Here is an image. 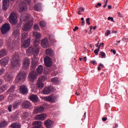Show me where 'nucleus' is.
Instances as JSON below:
<instances>
[{"label": "nucleus", "instance_id": "c9c22d12", "mask_svg": "<svg viewBox=\"0 0 128 128\" xmlns=\"http://www.w3.org/2000/svg\"><path fill=\"white\" fill-rule=\"evenodd\" d=\"M8 122L3 120L0 123V128H6L8 126Z\"/></svg>", "mask_w": 128, "mask_h": 128}, {"label": "nucleus", "instance_id": "c85d7f7f", "mask_svg": "<svg viewBox=\"0 0 128 128\" xmlns=\"http://www.w3.org/2000/svg\"><path fill=\"white\" fill-rule=\"evenodd\" d=\"M33 36L35 38L36 40H40V38H42V35L37 32H34Z\"/></svg>", "mask_w": 128, "mask_h": 128}, {"label": "nucleus", "instance_id": "f8f14e48", "mask_svg": "<svg viewBox=\"0 0 128 128\" xmlns=\"http://www.w3.org/2000/svg\"><path fill=\"white\" fill-rule=\"evenodd\" d=\"M36 54V56H38V54H36V49L34 48V47H30L28 50H26V54L28 56H32V54Z\"/></svg>", "mask_w": 128, "mask_h": 128}, {"label": "nucleus", "instance_id": "f3484780", "mask_svg": "<svg viewBox=\"0 0 128 128\" xmlns=\"http://www.w3.org/2000/svg\"><path fill=\"white\" fill-rule=\"evenodd\" d=\"M8 62H10V58L4 57L0 60V64L2 66H7V64H8Z\"/></svg>", "mask_w": 128, "mask_h": 128}, {"label": "nucleus", "instance_id": "bf43d9fd", "mask_svg": "<svg viewBox=\"0 0 128 128\" xmlns=\"http://www.w3.org/2000/svg\"><path fill=\"white\" fill-rule=\"evenodd\" d=\"M108 120V118H106V117H104L102 118V120L103 122H106V120Z\"/></svg>", "mask_w": 128, "mask_h": 128}, {"label": "nucleus", "instance_id": "49530a36", "mask_svg": "<svg viewBox=\"0 0 128 128\" xmlns=\"http://www.w3.org/2000/svg\"><path fill=\"white\" fill-rule=\"evenodd\" d=\"M40 24L41 28H44V26H46V22H44V21H41L40 22Z\"/></svg>", "mask_w": 128, "mask_h": 128}, {"label": "nucleus", "instance_id": "e433bc0d", "mask_svg": "<svg viewBox=\"0 0 128 128\" xmlns=\"http://www.w3.org/2000/svg\"><path fill=\"white\" fill-rule=\"evenodd\" d=\"M28 32H24L22 34V40H26V38H28Z\"/></svg>", "mask_w": 128, "mask_h": 128}, {"label": "nucleus", "instance_id": "0eeeda50", "mask_svg": "<svg viewBox=\"0 0 128 128\" xmlns=\"http://www.w3.org/2000/svg\"><path fill=\"white\" fill-rule=\"evenodd\" d=\"M20 29L18 28H14L12 36L17 40V42H20Z\"/></svg>", "mask_w": 128, "mask_h": 128}, {"label": "nucleus", "instance_id": "79ce46f5", "mask_svg": "<svg viewBox=\"0 0 128 128\" xmlns=\"http://www.w3.org/2000/svg\"><path fill=\"white\" fill-rule=\"evenodd\" d=\"M78 14H82V12H84V8L80 7L78 8Z\"/></svg>", "mask_w": 128, "mask_h": 128}, {"label": "nucleus", "instance_id": "393cba45", "mask_svg": "<svg viewBox=\"0 0 128 128\" xmlns=\"http://www.w3.org/2000/svg\"><path fill=\"white\" fill-rule=\"evenodd\" d=\"M22 106L24 108H28L30 106V102L28 101H24L22 102Z\"/></svg>", "mask_w": 128, "mask_h": 128}, {"label": "nucleus", "instance_id": "338daca9", "mask_svg": "<svg viewBox=\"0 0 128 128\" xmlns=\"http://www.w3.org/2000/svg\"><path fill=\"white\" fill-rule=\"evenodd\" d=\"M2 84V80L0 79V86Z\"/></svg>", "mask_w": 128, "mask_h": 128}, {"label": "nucleus", "instance_id": "9d476101", "mask_svg": "<svg viewBox=\"0 0 128 128\" xmlns=\"http://www.w3.org/2000/svg\"><path fill=\"white\" fill-rule=\"evenodd\" d=\"M44 64L46 66L50 68L52 66V60L48 56H46L44 58Z\"/></svg>", "mask_w": 128, "mask_h": 128}, {"label": "nucleus", "instance_id": "3c124183", "mask_svg": "<svg viewBox=\"0 0 128 128\" xmlns=\"http://www.w3.org/2000/svg\"><path fill=\"white\" fill-rule=\"evenodd\" d=\"M110 34V30H107L106 32L105 33V36H108Z\"/></svg>", "mask_w": 128, "mask_h": 128}, {"label": "nucleus", "instance_id": "603ef678", "mask_svg": "<svg viewBox=\"0 0 128 128\" xmlns=\"http://www.w3.org/2000/svg\"><path fill=\"white\" fill-rule=\"evenodd\" d=\"M12 104L9 105L8 106V112H12Z\"/></svg>", "mask_w": 128, "mask_h": 128}, {"label": "nucleus", "instance_id": "dca6fc26", "mask_svg": "<svg viewBox=\"0 0 128 128\" xmlns=\"http://www.w3.org/2000/svg\"><path fill=\"white\" fill-rule=\"evenodd\" d=\"M40 42L38 40H35L34 42V48L36 49V54H38L40 50Z\"/></svg>", "mask_w": 128, "mask_h": 128}, {"label": "nucleus", "instance_id": "ddd939ff", "mask_svg": "<svg viewBox=\"0 0 128 128\" xmlns=\"http://www.w3.org/2000/svg\"><path fill=\"white\" fill-rule=\"evenodd\" d=\"M28 10V6L24 2H22L20 5V8H18L19 12H24Z\"/></svg>", "mask_w": 128, "mask_h": 128}, {"label": "nucleus", "instance_id": "72a5a7b5", "mask_svg": "<svg viewBox=\"0 0 128 128\" xmlns=\"http://www.w3.org/2000/svg\"><path fill=\"white\" fill-rule=\"evenodd\" d=\"M10 126L12 128H20L22 126L20 123L15 122L11 124Z\"/></svg>", "mask_w": 128, "mask_h": 128}, {"label": "nucleus", "instance_id": "4c0bfd02", "mask_svg": "<svg viewBox=\"0 0 128 128\" xmlns=\"http://www.w3.org/2000/svg\"><path fill=\"white\" fill-rule=\"evenodd\" d=\"M38 64H36V62H32L31 65V70L34 72V70H36V66Z\"/></svg>", "mask_w": 128, "mask_h": 128}, {"label": "nucleus", "instance_id": "bb28decb", "mask_svg": "<svg viewBox=\"0 0 128 128\" xmlns=\"http://www.w3.org/2000/svg\"><path fill=\"white\" fill-rule=\"evenodd\" d=\"M44 72V66L42 65H39L36 68V74H42Z\"/></svg>", "mask_w": 128, "mask_h": 128}, {"label": "nucleus", "instance_id": "e2e57ef3", "mask_svg": "<svg viewBox=\"0 0 128 128\" xmlns=\"http://www.w3.org/2000/svg\"><path fill=\"white\" fill-rule=\"evenodd\" d=\"M100 46H100L98 45V42L97 44H96V47L98 48V47Z\"/></svg>", "mask_w": 128, "mask_h": 128}, {"label": "nucleus", "instance_id": "a18cd8bd", "mask_svg": "<svg viewBox=\"0 0 128 128\" xmlns=\"http://www.w3.org/2000/svg\"><path fill=\"white\" fill-rule=\"evenodd\" d=\"M100 56H101L102 58H106V53L103 52H100Z\"/></svg>", "mask_w": 128, "mask_h": 128}, {"label": "nucleus", "instance_id": "7ed1b4c3", "mask_svg": "<svg viewBox=\"0 0 128 128\" xmlns=\"http://www.w3.org/2000/svg\"><path fill=\"white\" fill-rule=\"evenodd\" d=\"M26 72H19L16 78L15 82L16 84H22L26 80Z\"/></svg>", "mask_w": 128, "mask_h": 128}, {"label": "nucleus", "instance_id": "6ab92c4d", "mask_svg": "<svg viewBox=\"0 0 128 128\" xmlns=\"http://www.w3.org/2000/svg\"><path fill=\"white\" fill-rule=\"evenodd\" d=\"M32 128H44L42 127V122L40 121H35L32 124Z\"/></svg>", "mask_w": 128, "mask_h": 128}, {"label": "nucleus", "instance_id": "473e14b6", "mask_svg": "<svg viewBox=\"0 0 128 128\" xmlns=\"http://www.w3.org/2000/svg\"><path fill=\"white\" fill-rule=\"evenodd\" d=\"M34 8L35 10H36L37 12H39V10H42V4L38 3L35 4Z\"/></svg>", "mask_w": 128, "mask_h": 128}, {"label": "nucleus", "instance_id": "680f3d73", "mask_svg": "<svg viewBox=\"0 0 128 128\" xmlns=\"http://www.w3.org/2000/svg\"><path fill=\"white\" fill-rule=\"evenodd\" d=\"M78 30V27L76 26L74 29V32H76V30Z\"/></svg>", "mask_w": 128, "mask_h": 128}, {"label": "nucleus", "instance_id": "4468645a", "mask_svg": "<svg viewBox=\"0 0 128 128\" xmlns=\"http://www.w3.org/2000/svg\"><path fill=\"white\" fill-rule=\"evenodd\" d=\"M19 90L20 94H27L28 92V87L24 84L20 86L19 88Z\"/></svg>", "mask_w": 128, "mask_h": 128}, {"label": "nucleus", "instance_id": "4be33fe9", "mask_svg": "<svg viewBox=\"0 0 128 128\" xmlns=\"http://www.w3.org/2000/svg\"><path fill=\"white\" fill-rule=\"evenodd\" d=\"M4 80L6 82H10L12 80V74L10 73H6L4 76Z\"/></svg>", "mask_w": 128, "mask_h": 128}, {"label": "nucleus", "instance_id": "20e7f679", "mask_svg": "<svg viewBox=\"0 0 128 128\" xmlns=\"http://www.w3.org/2000/svg\"><path fill=\"white\" fill-rule=\"evenodd\" d=\"M43 99L45 102H48L52 104H55L58 102V96L52 94L47 96L43 97Z\"/></svg>", "mask_w": 128, "mask_h": 128}, {"label": "nucleus", "instance_id": "1a4fd4ad", "mask_svg": "<svg viewBox=\"0 0 128 128\" xmlns=\"http://www.w3.org/2000/svg\"><path fill=\"white\" fill-rule=\"evenodd\" d=\"M10 30V24L6 23L4 24L1 28V32L2 34H4Z\"/></svg>", "mask_w": 128, "mask_h": 128}, {"label": "nucleus", "instance_id": "2eb2a0df", "mask_svg": "<svg viewBox=\"0 0 128 128\" xmlns=\"http://www.w3.org/2000/svg\"><path fill=\"white\" fill-rule=\"evenodd\" d=\"M44 110V107L42 106H38L34 107V114H40V112H42Z\"/></svg>", "mask_w": 128, "mask_h": 128}, {"label": "nucleus", "instance_id": "4d7b16f0", "mask_svg": "<svg viewBox=\"0 0 128 128\" xmlns=\"http://www.w3.org/2000/svg\"><path fill=\"white\" fill-rule=\"evenodd\" d=\"M4 95L0 96V102L4 100Z\"/></svg>", "mask_w": 128, "mask_h": 128}, {"label": "nucleus", "instance_id": "6e6552de", "mask_svg": "<svg viewBox=\"0 0 128 128\" xmlns=\"http://www.w3.org/2000/svg\"><path fill=\"white\" fill-rule=\"evenodd\" d=\"M44 78H45L44 76H41L38 78V80L36 84V88L39 90H42V88H44V83H42V81L44 80Z\"/></svg>", "mask_w": 128, "mask_h": 128}, {"label": "nucleus", "instance_id": "6e6d98bb", "mask_svg": "<svg viewBox=\"0 0 128 128\" xmlns=\"http://www.w3.org/2000/svg\"><path fill=\"white\" fill-rule=\"evenodd\" d=\"M86 24H88V26H90V18H87L86 19Z\"/></svg>", "mask_w": 128, "mask_h": 128}, {"label": "nucleus", "instance_id": "13d9d810", "mask_svg": "<svg viewBox=\"0 0 128 128\" xmlns=\"http://www.w3.org/2000/svg\"><path fill=\"white\" fill-rule=\"evenodd\" d=\"M108 20H112V22H114V18H112V17H108Z\"/></svg>", "mask_w": 128, "mask_h": 128}, {"label": "nucleus", "instance_id": "de8ad7c7", "mask_svg": "<svg viewBox=\"0 0 128 128\" xmlns=\"http://www.w3.org/2000/svg\"><path fill=\"white\" fill-rule=\"evenodd\" d=\"M7 46L9 48H14L12 42L7 43Z\"/></svg>", "mask_w": 128, "mask_h": 128}, {"label": "nucleus", "instance_id": "774afa93", "mask_svg": "<svg viewBox=\"0 0 128 128\" xmlns=\"http://www.w3.org/2000/svg\"><path fill=\"white\" fill-rule=\"evenodd\" d=\"M99 66H101L102 68H104V64H99Z\"/></svg>", "mask_w": 128, "mask_h": 128}, {"label": "nucleus", "instance_id": "a19ab883", "mask_svg": "<svg viewBox=\"0 0 128 128\" xmlns=\"http://www.w3.org/2000/svg\"><path fill=\"white\" fill-rule=\"evenodd\" d=\"M16 86L14 85L11 86L10 88L8 89V92H14V88Z\"/></svg>", "mask_w": 128, "mask_h": 128}, {"label": "nucleus", "instance_id": "ea45409f", "mask_svg": "<svg viewBox=\"0 0 128 128\" xmlns=\"http://www.w3.org/2000/svg\"><path fill=\"white\" fill-rule=\"evenodd\" d=\"M22 116L23 118H28V112H24L22 114Z\"/></svg>", "mask_w": 128, "mask_h": 128}, {"label": "nucleus", "instance_id": "0e129e2a", "mask_svg": "<svg viewBox=\"0 0 128 128\" xmlns=\"http://www.w3.org/2000/svg\"><path fill=\"white\" fill-rule=\"evenodd\" d=\"M106 6H108V3L105 2L104 4V5L103 6H104V8H106Z\"/></svg>", "mask_w": 128, "mask_h": 128}, {"label": "nucleus", "instance_id": "69168bd1", "mask_svg": "<svg viewBox=\"0 0 128 128\" xmlns=\"http://www.w3.org/2000/svg\"><path fill=\"white\" fill-rule=\"evenodd\" d=\"M2 18L0 16V24H2Z\"/></svg>", "mask_w": 128, "mask_h": 128}, {"label": "nucleus", "instance_id": "58836bf2", "mask_svg": "<svg viewBox=\"0 0 128 128\" xmlns=\"http://www.w3.org/2000/svg\"><path fill=\"white\" fill-rule=\"evenodd\" d=\"M51 81L52 82H54V84H58V78L56 77L52 78Z\"/></svg>", "mask_w": 128, "mask_h": 128}, {"label": "nucleus", "instance_id": "aec40b11", "mask_svg": "<svg viewBox=\"0 0 128 128\" xmlns=\"http://www.w3.org/2000/svg\"><path fill=\"white\" fill-rule=\"evenodd\" d=\"M44 125L46 126V128H52V126H54V122H52L50 120H46L44 122Z\"/></svg>", "mask_w": 128, "mask_h": 128}, {"label": "nucleus", "instance_id": "f257e3e1", "mask_svg": "<svg viewBox=\"0 0 128 128\" xmlns=\"http://www.w3.org/2000/svg\"><path fill=\"white\" fill-rule=\"evenodd\" d=\"M20 22H26L23 25L22 30L28 32L32 28L34 20H32V17L30 16V14H22L20 17Z\"/></svg>", "mask_w": 128, "mask_h": 128}, {"label": "nucleus", "instance_id": "5fc2aeb1", "mask_svg": "<svg viewBox=\"0 0 128 128\" xmlns=\"http://www.w3.org/2000/svg\"><path fill=\"white\" fill-rule=\"evenodd\" d=\"M2 46H4V41L2 40L0 38V48H2Z\"/></svg>", "mask_w": 128, "mask_h": 128}, {"label": "nucleus", "instance_id": "39448f33", "mask_svg": "<svg viewBox=\"0 0 128 128\" xmlns=\"http://www.w3.org/2000/svg\"><path fill=\"white\" fill-rule=\"evenodd\" d=\"M18 17L16 16V13L12 12L9 16V22L13 26L14 24H16V22H18Z\"/></svg>", "mask_w": 128, "mask_h": 128}, {"label": "nucleus", "instance_id": "412c9836", "mask_svg": "<svg viewBox=\"0 0 128 128\" xmlns=\"http://www.w3.org/2000/svg\"><path fill=\"white\" fill-rule=\"evenodd\" d=\"M10 6V0H3V10H6Z\"/></svg>", "mask_w": 128, "mask_h": 128}, {"label": "nucleus", "instance_id": "7c9ffc66", "mask_svg": "<svg viewBox=\"0 0 128 128\" xmlns=\"http://www.w3.org/2000/svg\"><path fill=\"white\" fill-rule=\"evenodd\" d=\"M8 88V84H4L0 88V94H2V92H4Z\"/></svg>", "mask_w": 128, "mask_h": 128}, {"label": "nucleus", "instance_id": "a878e982", "mask_svg": "<svg viewBox=\"0 0 128 128\" xmlns=\"http://www.w3.org/2000/svg\"><path fill=\"white\" fill-rule=\"evenodd\" d=\"M30 38H28L26 40L23 42L22 46L28 48L30 46Z\"/></svg>", "mask_w": 128, "mask_h": 128}, {"label": "nucleus", "instance_id": "2f4dec72", "mask_svg": "<svg viewBox=\"0 0 128 128\" xmlns=\"http://www.w3.org/2000/svg\"><path fill=\"white\" fill-rule=\"evenodd\" d=\"M20 104H22V100L15 101L13 104L14 108H16L20 105Z\"/></svg>", "mask_w": 128, "mask_h": 128}, {"label": "nucleus", "instance_id": "c756f323", "mask_svg": "<svg viewBox=\"0 0 128 128\" xmlns=\"http://www.w3.org/2000/svg\"><path fill=\"white\" fill-rule=\"evenodd\" d=\"M52 92V89L50 87L45 88L43 90L44 94H50Z\"/></svg>", "mask_w": 128, "mask_h": 128}, {"label": "nucleus", "instance_id": "9b49d317", "mask_svg": "<svg viewBox=\"0 0 128 128\" xmlns=\"http://www.w3.org/2000/svg\"><path fill=\"white\" fill-rule=\"evenodd\" d=\"M36 78H38V74L34 72V71L30 72L28 76L29 80L32 82H34L36 80Z\"/></svg>", "mask_w": 128, "mask_h": 128}, {"label": "nucleus", "instance_id": "f03ea898", "mask_svg": "<svg viewBox=\"0 0 128 128\" xmlns=\"http://www.w3.org/2000/svg\"><path fill=\"white\" fill-rule=\"evenodd\" d=\"M20 59L18 54L16 53L12 56L11 62V68L12 70L16 68L18 66H20Z\"/></svg>", "mask_w": 128, "mask_h": 128}, {"label": "nucleus", "instance_id": "09e8293b", "mask_svg": "<svg viewBox=\"0 0 128 128\" xmlns=\"http://www.w3.org/2000/svg\"><path fill=\"white\" fill-rule=\"evenodd\" d=\"M98 52H100V46L94 50V54H95L96 56H98Z\"/></svg>", "mask_w": 128, "mask_h": 128}, {"label": "nucleus", "instance_id": "5701e85b", "mask_svg": "<svg viewBox=\"0 0 128 128\" xmlns=\"http://www.w3.org/2000/svg\"><path fill=\"white\" fill-rule=\"evenodd\" d=\"M46 118V114H41L37 115L35 116V120H44V118Z\"/></svg>", "mask_w": 128, "mask_h": 128}, {"label": "nucleus", "instance_id": "8fccbe9b", "mask_svg": "<svg viewBox=\"0 0 128 128\" xmlns=\"http://www.w3.org/2000/svg\"><path fill=\"white\" fill-rule=\"evenodd\" d=\"M24 2H26L30 8H32V5H30V0H24Z\"/></svg>", "mask_w": 128, "mask_h": 128}, {"label": "nucleus", "instance_id": "b1692460", "mask_svg": "<svg viewBox=\"0 0 128 128\" xmlns=\"http://www.w3.org/2000/svg\"><path fill=\"white\" fill-rule=\"evenodd\" d=\"M46 56H51V58H52V56H54V50H52V48L46 49Z\"/></svg>", "mask_w": 128, "mask_h": 128}, {"label": "nucleus", "instance_id": "423d86ee", "mask_svg": "<svg viewBox=\"0 0 128 128\" xmlns=\"http://www.w3.org/2000/svg\"><path fill=\"white\" fill-rule=\"evenodd\" d=\"M30 60L28 58H24L22 62V69L24 70H26L28 68H30Z\"/></svg>", "mask_w": 128, "mask_h": 128}, {"label": "nucleus", "instance_id": "a211bd4d", "mask_svg": "<svg viewBox=\"0 0 128 128\" xmlns=\"http://www.w3.org/2000/svg\"><path fill=\"white\" fill-rule=\"evenodd\" d=\"M41 46L42 48H48L50 45L48 44V38H44L42 40L41 42Z\"/></svg>", "mask_w": 128, "mask_h": 128}, {"label": "nucleus", "instance_id": "052dcab7", "mask_svg": "<svg viewBox=\"0 0 128 128\" xmlns=\"http://www.w3.org/2000/svg\"><path fill=\"white\" fill-rule=\"evenodd\" d=\"M111 52H113L114 54H116V50H114L112 49Z\"/></svg>", "mask_w": 128, "mask_h": 128}, {"label": "nucleus", "instance_id": "c03bdc74", "mask_svg": "<svg viewBox=\"0 0 128 128\" xmlns=\"http://www.w3.org/2000/svg\"><path fill=\"white\" fill-rule=\"evenodd\" d=\"M6 72V70L4 68H0V76H2Z\"/></svg>", "mask_w": 128, "mask_h": 128}, {"label": "nucleus", "instance_id": "864d4df0", "mask_svg": "<svg viewBox=\"0 0 128 128\" xmlns=\"http://www.w3.org/2000/svg\"><path fill=\"white\" fill-rule=\"evenodd\" d=\"M90 64H94V65L97 64H98L96 62V61L94 60H90Z\"/></svg>", "mask_w": 128, "mask_h": 128}, {"label": "nucleus", "instance_id": "37998d69", "mask_svg": "<svg viewBox=\"0 0 128 128\" xmlns=\"http://www.w3.org/2000/svg\"><path fill=\"white\" fill-rule=\"evenodd\" d=\"M34 30H40V26L38 24H34Z\"/></svg>", "mask_w": 128, "mask_h": 128}, {"label": "nucleus", "instance_id": "f704fd0d", "mask_svg": "<svg viewBox=\"0 0 128 128\" xmlns=\"http://www.w3.org/2000/svg\"><path fill=\"white\" fill-rule=\"evenodd\" d=\"M6 50H2L0 51V58H4L5 56H6Z\"/></svg>", "mask_w": 128, "mask_h": 128}, {"label": "nucleus", "instance_id": "cd10ccee", "mask_svg": "<svg viewBox=\"0 0 128 128\" xmlns=\"http://www.w3.org/2000/svg\"><path fill=\"white\" fill-rule=\"evenodd\" d=\"M30 99L34 102H37L38 101V96L36 94L31 95L30 97Z\"/></svg>", "mask_w": 128, "mask_h": 128}]
</instances>
